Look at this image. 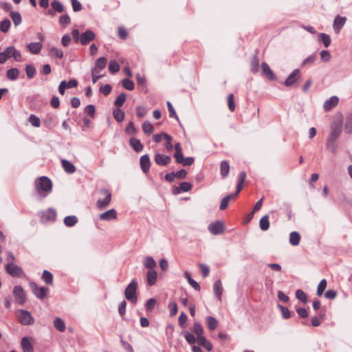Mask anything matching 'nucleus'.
Listing matches in <instances>:
<instances>
[{"label": "nucleus", "mask_w": 352, "mask_h": 352, "mask_svg": "<svg viewBox=\"0 0 352 352\" xmlns=\"http://www.w3.org/2000/svg\"><path fill=\"white\" fill-rule=\"evenodd\" d=\"M342 133V126L339 124L331 126L330 133L326 140V148L333 154H336L338 148V140Z\"/></svg>", "instance_id": "nucleus-1"}, {"label": "nucleus", "mask_w": 352, "mask_h": 352, "mask_svg": "<svg viewBox=\"0 0 352 352\" xmlns=\"http://www.w3.org/2000/svg\"><path fill=\"white\" fill-rule=\"evenodd\" d=\"M34 187L38 198L43 199L52 192V181L47 177L42 176L35 180Z\"/></svg>", "instance_id": "nucleus-2"}, {"label": "nucleus", "mask_w": 352, "mask_h": 352, "mask_svg": "<svg viewBox=\"0 0 352 352\" xmlns=\"http://www.w3.org/2000/svg\"><path fill=\"white\" fill-rule=\"evenodd\" d=\"M138 287V281L135 279H133L124 290L125 298L133 303H135L138 300L135 294Z\"/></svg>", "instance_id": "nucleus-3"}, {"label": "nucleus", "mask_w": 352, "mask_h": 352, "mask_svg": "<svg viewBox=\"0 0 352 352\" xmlns=\"http://www.w3.org/2000/svg\"><path fill=\"white\" fill-rule=\"evenodd\" d=\"M100 193L104 196V199H99L96 202L97 208L102 210L107 208L111 200V194L109 190L103 188Z\"/></svg>", "instance_id": "nucleus-4"}, {"label": "nucleus", "mask_w": 352, "mask_h": 352, "mask_svg": "<svg viewBox=\"0 0 352 352\" xmlns=\"http://www.w3.org/2000/svg\"><path fill=\"white\" fill-rule=\"evenodd\" d=\"M18 314L19 321L22 325L28 326L34 324V319L30 311L25 309H19Z\"/></svg>", "instance_id": "nucleus-5"}, {"label": "nucleus", "mask_w": 352, "mask_h": 352, "mask_svg": "<svg viewBox=\"0 0 352 352\" xmlns=\"http://www.w3.org/2000/svg\"><path fill=\"white\" fill-rule=\"evenodd\" d=\"M5 267L7 273L13 277H22L25 276L23 269L14 263H8Z\"/></svg>", "instance_id": "nucleus-6"}, {"label": "nucleus", "mask_w": 352, "mask_h": 352, "mask_svg": "<svg viewBox=\"0 0 352 352\" xmlns=\"http://www.w3.org/2000/svg\"><path fill=\"white\" fill-rule=\"evenodd\" d=\"M30 287L33 294L38 298L43 299L46 297L48 289L45 287H38L34 282H30Z\"/></svg>", "instance_id": "nucleus-7"}, {"label": "nucleus", "mask_w": 352, "mask_h": 352, "mask_svg": "<svg viewBox=\"0 0 352 352\" xmlns=\"http://www.w3.org/2000/svg\"><path fill=\"white\" fill-rule=\"evenodd\" d=\"M13 295L17 303L23 305L26 301V296L24 289L20 285H16L13 289Z\"/></svg>", "instance_id": "nucleus-8"}, {"label": "nucleus", "mask_w": 352, "mask_h": 352, "mask_svg": "<svg viewBox=\"0 0 352 352\" xmlns=\"http://www.w3.org/2000/svg\"><path fill=\"white\" fill-rule=\"evenodd\" d=\"M208 229L211 234L218 235L223 233L224 226L221 221H216L210 223L208 226Z\"/></svg>", "instance_id": "nucleus-9"}, {"label": "nucleus", "mask_w": 352, "mask_h": 352, "mask_svg": "<svg viewBox=\"0 0 352 352\" xmlns=\"http://www.w3.org/2000/svg\"><path fill=\"white\" fill-rule=\"evenodd\" d=\"M41 219L43 222L52 221L56 219V211L52 208H48L47 210L41 212Z\"/></svg>", "instance_id": "nucleus-10"}, {"label": "nucleus", "mask_w": 352, "mask_h": 352, "mask_svg": "<svg viewBox=\"0 0 352 352\" xmlns=\"http://www.w3.org/2000/svg\"><path fill=\"white\" fill-rule=\"evenodd\" d=\"M300 71L298 69H296L287 78L284 82V85L286 87H291L300 78Z\"/></svg>", "instance_id": "nucleus-11"}, {"label": "nucleus", "mask_w": 352, "mask_h": 352, "mask_svg": "<svg viewBox=\"0 0 352 352\" xmlns=\"http://www.w3.org/2000/svg\"><path fill=\"white\" fill-rule=\"evenodd\" d=\"M339 102V98L336 96H333L328 100H325L323 104V108L325 111H330L332 109L336 107Z\"/></svg>", "instance_id": "nucleus-12"}, {"label": "nucleus", "mask_w": 352, "mask_h": 352, "mask_svg": "<svg viewBox=\"0 0 352 352\" xmlns=\"http://www.w3.org/2000/svg\"><path fill=\"white\" fill-rule=\"evenodd\" d=\"M117 211L115 209H110L99 215L101 221H109L117 218Z\"/></svg>", "instance_id": "nucleus-13"}, {"label": "nucleus", "mask_w": 352, "mask_h": 352, "mask_svg": "<svg viewBox=\"0 0 352 352\" xmlns=\"http://www.w3.org/2000/svg\"><path fill=\"white\" fill-rule=\"evenodd\" d=\"M155 162L157 165L166 166L171 162V158L168 155L160 153H155Z\"/></svg>", "instance_id": "nucleus-14"}, {"label": "nucleus", "mask_w": 352, "mask_h": 352, "mask_svg": "<svg viewBox=\"0 0 352 352\" xmlns=\"http://www.w3.org/2000/svg\"><path fill=\"white\" fill-rule=\"evenodd\" d=\"M95 33L90 30H86L80 35V43L82 45H87L89 42L95 39Z\"/></svg>", "instance_id": "nucleus-15"}, {"label": "nucleus", "mask_w": 352, "mask_h": 352, "mask_svg": "<svg viewBox=\"0 0 352 352\" xmlns=\"http://www.w3.org/2000/svg\"><path fill=\"white\" fill-rule=\"evenodd\" d=\"M140 164L141 169L144 173H147L149 171L151 161L148 155L145 154L140 157Z\"/></svg>", "instance_id": "nucleus-16"}, {"label": "nucleus", "mask_w": 352, "mask_h": 352, "mask_svg": "<svg viewBox=\"0 0 352 352\" xmlns=\"http://www.w3.org/2000/svg\"><path fill=\"white\" fill-rule=\"evenodd\" d=\"M346 21V18L341 16H336L333 21V29L336 32L338 33L341 28L344 26Z\"/></svg>", "instance_id": "nucleus-17"}, {"label": "nucleus", "mask_w": 352, "mask_h": 352, "mask_svg": "<svg viewBox=\"0 0 352 352\" xmlns=\"http://www.w3.org/2000/svg\"><path fill=\"white\" fill-rule=\"evenodd\" d=\"M21 344L23 352H34L33 346L29 338L23 337Z\"/></svg>", "instance_id": "nucleus-18"}, {"label": "nucleus", "mask_w": 352, "mask_h": 352, "mask_svg": "<svg viewBox=\"0 0 352 352\" xmlns=\"http://www.w3.org/2000/svg\"><path fill=\"white\" fill-rule=\"evenodd\" d=\"M261 68L263 74L270 80H274L276 78L272 69L266 63H262Z\"/></svg>", "instance_id": "nucleus-19"}, {"label": "nucleus", "mask_w": 352, "mask_h": 352, "mask_svg": "<svg viewBox=\"0 0 352 352\" xmlns=\"http://www.w3.org/2000/svg\"><path fill=\"white\" fill-rule=\"evenodd\" d=\"M157 278V272L155 270H148L146 273V281L149 286H153L155 284Z\"/></svg>", "instance_id": "nucleus-20"}, {"label": "nucleus", "mask_w": 352, "mask_h": 352, "mask_svg": "<svg viewBox=\"0 0 352 352\" xmlns=\"http://www.w3.org/2000/svg\"><path fill=\"white\" fill-rule=\"evenodd\" d=\"M61 164L64 170L68 174H72L76 170L75 166L67 160H62Z\"/></svg>", "instance_id": "nucleus-21"}, {"label": "nucleus", "mask_w": 352, "mask_h": 352, "mask_svg": "<svg viewBox=\"0 0 352 352\" xmlns=\"http://www.w3.org/2000/svg\"><path fill=\"white\" fill-rule=\"evenodd\" d=\"M213 291L216 297L219 299V300H221V294L223 292V287L221 285V282L220 280H217L214 283L213 285Z\"/></svg>", "instance_id": "nucleus-22"}, {"label": "nucleus", "mask_w": 352, "mask_h": 352, "mask_svg": "<svg viewBox=\"0 0 352 352\" xmlns=\"http://www.w3.org/2000/svg\"><path fill=\"white\" fill-rule=\"evenodd\" d=\"M300 234L296 231H293L289 234V243L293 246H296L300 243Z\"/></svg>", "instance_id": "nucleus-23"}, {"label": "nucleus", "mask_w": 352, "mask_h": 352, "mask_svg": "<svg viewBox=\"0 0 352 352\" xmlns=\"http://www.w3.org/2000/svg\"><path fill=\"white\" fill-rule=\"evenodd\" d=\"M130 145L133 147V148L136 152H140L143 149V145L141 143L140 140L135 138H131L129 140Z\"/></svg>", "instance_id": "nucleus-24"}, {"label": "nucleus", "mask_w": 352, "mask_h": 352, "mask_svg": "<svg viewBox=\"0 0 352 352\" xmlns=\"http://www.w3.org/2000/svg\"><path fill=\"white\" fill-rule=\"evenodd\" d=\"M144 266L148 269V270H153L156 267V262L151 256H146L144 258L143 261Z\"/></svg>", "instance_id": "nucleus-25"}, {"label": "nucleus", "mask_w": 352, "mask_h": 352, "mask_svg": "<svg viewBox=\"0 0 352 352\" xmlns=\"http://www.w3.org/2000/svg\"><path fill=\"white\" fill-rule=\"evenodd\" d=\"M230 164L227 161H223L220 165V173L223 178H226L230 172Z\"/></svg>", "instance_id": "nucleus-26"}, {"label": "nucleus", "mask_w": 352, "mask_h": 352, "mask_svg": "<svg viewBox=\"0 0 352 352\" xmlns=\"http://www.w3.org/2000/svg\"><path fill=\"white\" fill-rule=\"evenodd\" d=\"M198 344L204 346L207 351H210L212 349V346L204 336H201L197 338Z\"/></svg>", "instance_id": "nucleus-27"}, {"label": "nucleus", "mask_w": 352, "mask_h": 352, "mask_svg": "<svg viewBox=\"0 0 352 352\" xmlns=\"http://www.w3.org/2000/svg\"><path fill=\"white\" fill-rule=\"evenodd\" d=\"M42 48V44L40 42L30 43L28 45V49L32 54H37L40 52Z\"/></svg>", "instance_id": "nucleus-28"}, {"label": "nucleus", "mask_w": 352, "mask_h": 352, "mask_svg": "<svg viewBox=\"0 0 352 352\" xmlns=\"http://www.w3.org/2000/svg\"><path fill=\"white\" fill-rule=\"evenodd\" d=\"M206 320L207 326L210 331H213L217 328L218 325V321L214 317L207 316Z\"/></svg>", "instance_id": "nucleus-29"}, {"label": "nucleus", "mask_w": 352, "mask_h": 352, "mask_svg": "<svg viewBox=\"0 0 352 352\" xmlns=\"http://www.w3.org/2000/svg\"><path fill=\"white\" fill-rule=\"evenodd\" d=\"M344 131L347 134H352V112L346 118Z\"/></svg>", "instance_id": "nucleus-30"}, {"label": "nucleus", "mask_w": 352, "mask_h": 352, "mask_svg": "<svg viewBox=\"0 0 352 352\" xmlns=\"http://www.w3.org/2000/svg\"><path fill=\"white\" fill-rule=\"evenodd\" d=\"M10 15L15 26H18L21 23L22 18L19 12L10 11Z\"/></svg>", "instance_id": "nucleus-31"}, {"label": "nucleus", "mask_w": 352, "mask_h": 352, "mask_svg": "<svg viewBox=\"0 0 352 352\" xmlns=\"http://www.w3.org/2000/svg\"><path fill=\"white\" fill-rule=\"evenodd\" d=\"M260 228L263 231H266L270 228L269 216L267 214L263 216L259 221Z\"/></svg>", "instance_id": "nucleus-32"}, {"label": "nucleus", "mask_w": 352, "mask_h": 352, "mask_svg": "<svg viewBox=\"0 0 352 352\" xmlns=\"http://www.w3.org/2000/svg\"><path fill=\"white\" fill-rule=\"evenodd\" d=\"M49 55L52 57L62 58L63 56V52L60 49L52 47L49 48Z\"/></svg>", "instance_id": "nucleus-33"}, {"label": "nucleus", "mask_w": 352, "mask_h": 352, "mask_svg": "<svg viewBox=\"0 0 352 352\" xmlns=\"http://www.w3.org/2000/svg\"><path fill=\"white\" fill-rule=\"evenodd\" d=\"M113 116L117 122H121L124 118V112L120 108H116L113 111Z\"/></svg>", "instance_id": "nucleus-34"}, {"label": "nucleus", "mask_w": 352, "mask_h": 352, "mask_svg": "<svg viewBox=\"0 0 352 352\" xmlns=\"http://www.w3.org/2000/svg\"><path fill=\"white\" fill-rule=\"evenodd\" d=\"M318 39L323 43L325 47H328L331 44V38L325 33H319Z\"/></svg>", "instance_id": "nucleus-35"}, {"label": "nucleus", "mask_w": 352, "mask_h": 352, "mask_svg": "<svg viewBox=\"0 0 352 352\" xmlns=\"http://www.w3.org/2000/svg\"><path fill=\"white\" fill-rule=\"evenodd\" d=\"M78 222V218L75 215L67 216L64 219V223L67 227L74 226Z\"/></svg>", "instance_id": "nucleus-36"}, {"label": "nucleus", "mask_w": 352, "mask_h": 352, "mask_svg": "<svg viewBox=\"0 0 352 352\" xmlns=\"http://www.w3.org/2000/svg\"><path fill=\"white\" fill-rule=\"evenodd\" d=\"M54 327L58 331H60V332H63L65 330V322L64 321L60 318H55V320H54Z\"/></svg>", "instance_id": "nucleus-37"}, {"label": "nucleus", "mask_w": 352, "mask_h": 352, "mask_svg": "<svg viewBox=\"0 0 352 352\" xmlns=\"http://www.w3.org/2000/svg\"><path fill=\"white\" fill-rule=\"evenodd\" d=\"M42 279L47 285H52L53 283V276L47 270H44L42 274Z\"/></svg>", "instance_id": "nucleus-38"}, {"label": "nucleus", "mask_w": 352, "mask_h": 352, "mask_svg": "<svg viewBox=\"0 0 352 352\" xmlns=\"http://www.w3.org/2000/svg\"><path fill=\"white\" fill-rule=\"evenodd\" d=\"M7 77L11 80H16L19 75V72L16 68H12L7 71Z\"/></svg>", "instance_id": "nucleus-39"}, {"label": "nucleus", "mask_w": 352, "mask_h": 352, "mask_svg": "<svg viewBox=\"0 0 352 352\" xmlns=\"http://www.w3.org/2000/svg\"><path fill=\"white\" fill-rule=\"evenodd\" d=\"M109 70L111 73L115 74L120 70V65L115 60H111L109 64Z\"/></svg>", "instance_id": "nucleus-40"}, {"label": "nucleus", "mask_w": 352, "mask_h": 352, "mask_svg": "<svg viewBox=\"0 0 352 352\" xmlns=\"http://www.w3.org/2000/svg\"><path fill=\"white\" fill-rule=\"evenodd\" d=\"M231 199H232V195L231 194L224 197L221 199V201L220 204V206H219L220 210H225L228 207V206L229 204V201Z\"/></svg>", "instance_id": "nucleus-41"}, {"label": "nucleus", "mask_w": 352, "mask_h": 352, "mask_svg": "<svg viewBox=\"0 0 352 352\" xmlns=\"http://www.w3.org/2000/svg\"><path fill=\"white\" fill-rule=\"evenodd\" d=\"M51 6L56 12L62 13L64 11V7L63 4L58 0L53 1L51 3Z\"/></svg>", "instance_id": "nucleus-42"}, {"label": "nucleus", "mask_w": 352, "mask_h": 352, "mask_svg": "<svg viewBox=\"0 0 352 352\" xmlns=\"http://www.w3.org/2000/svg\"><path fill=\"white\" fill-rule=\"evenodd\" d=\"M11 25V22L9 19H5L0 23V30L2 32H7Z\"/></svg>", "instance_id": "nucleus-43"}, {"label": "nucleus", "mask_w": 352, "mask_h": 352, "mask_svg": "<svg viewBox=\"0 0 352 352\" xmlns=\"http://www.w3.org/2000/svg\"><path fill=\"white\" fill-rule=\"evenodd\" d=\"M193 332L197 336V338L203 336L204 330L199 322H195L194 324Z\"/></svg>", "instance_id": "nucleus-44"}, {"label": "nucleus", "mask_w": 352, "mask_h": 352, "mask_svg": "<svg viewBox=\"0 0 352 352\" xmlns=\"http://www.w3.org/2000/svg\"><path fill=\"white\" fill-rule=\"evenodd\" d=\"M122 86L127 90L131 91L134 89V83L129 78H124L122 81Z\"/></svg>", "instance_id": "nucleus-45"}, {"label": "nucleus", "mask_w": 352, "mask_h": 352, "mask_svg": "<svg viewBox=\"0 0 352 352\" xmlns=\"http://www.w3.org/2000/svg\"><path fill=\"white\" fill-rule=\"evenodd\" d=\"M25 72L27 76L29 79L32 78L36 74V69L34 66L32 65H28L25 67Z\"/></svg>", "instance_id": "nucleus-46"}, {"label": "nucleus", "mask_w": 352, "mask_h": 352, "mask_svg": "<svg viewBox=\"0 0 352 352\" xmlns=\"http://www.w3.org/2000/svg\"><path fill=\"white\" fill-rule=\"evenodd\" d=\"M326 287H327V280L325 279H322L318 285L317 295L321 296L323 294Z\"/></svg>", "instance_id": "nucleus-47"}, {"label": "nucleus", "mask_w": 352, "mask_h": 352, "mask_svg": "<svg viewBox=\"0 0 352 352\" xmlns=\"http://www.w3.org/2000/svg\"><path fill=\"white\" fill-rule=\"evenodd\" d=\"M142 129L146 134H151L153 131L154 127L151 123L146 121L143 124Z\"/></svg>", "instance_id": "nucleus-48"}, {"label": "nucleus", "mask_w": 352, "mask_h": 352, "mask_svg": "<svg viewBox=\"0 0 352 352\" xmlns=\"http://www.w3.org/2000/svg\"><path fill=\"white\" fill-rule=\"evenodd\" d=\"M126 95L124 93L120 94L114 102V104L117 107L122 106L126 101Z\"/></svg>", "instance_id": "nucleus-49"}, {"label": "nucleus", "mask_w": 352, "mask_h": 352, "mask_svg": "<svg viewBox=\"0 0 352 352\" xmlns=\"http://www.w3.org/2000/svg\"><path fill=\"white\" fill-rule=\"evenodd\" d=\"M163 137L166 141V142L165 144V148L168 151H172L173 148V146L171 144L172 138L170 137V135H169L168 134H167L166 133H163Z\"/></svg>", "instance_id": "nucleus-50"}, {"label": "nucleus", "mask_w": 352, "mask_h": 352, "mask_svg": "<svg viewBox=\"0 0 352 352\" xmlns=\"http://www.w3.org/2000/svg\"><path fill=\"white\" fill-rule=\"evenodd\" d=\"M278 308L280 310L282 316L284 319H288L291 317L290 311L287 307L278 305Z\"/></svg>", "instance_id": "nucleus-51"}, {"label": "nucleus", "mask_w": 352, "mask_h": 352, "mask_svg": "<svg viewBox=\"0 0 352 352\" xmlns=\"http://www.w3.org/2000/svg\"><path fill=\"white\" fill-rule=\"evenodd\" d=\"M228 107L232 112L235 110V102L234 100V95L232 94H229L228 96Z\"/></svg>", "instance_id": "nucleus-52"}, {"label": "nucleus", "mask_w": 352, "mask_h": 352, "mask_svg": "<svg viewBox=\"0 0 352 352\" xmlns=\"http://www.w3.org/2000/svg\"><path fill=\"white\" fill-rule=\"evenodd\" d=\"M251 71L252 73H256L258 71V59L256 56H254L251 61Z\"/></svg>", "instance_id": "nucleus-53"}, {"label": "nucleus", "mask_w": 352, "mask_h": 352, "mask_svg": "<svg viewBox=\"0 0 352 352\" xmlns=\"http://www.w3.org/2000/svg\"><path fill=\"white\" fill-rule=\"evenodd\" d=\"M183 334L186 340L189 344H192L196 342L197 340H196L195 337L192 333H189L188 331H184Z\"/></svg>", "instance_id": "nucleus-54"}, {"label": "nucleus", "mask_w": 352, "mask_h": 352, "mask_svg": "<svg viewBox=\"0 0 352 352\" xmlns=\"http://www.w3.org/2000/svg\"><path fill=\"white\" fill-rule=\"evenodd\" d=\"M107 64V59L104 57L99 58L96 63V68L104 69Z\"/></svg>", "instance_id": "nucleus-55"}, {"label": "nucleus", "mask_w": 352, "mask_h": 352, "mask_svg": "<svg viewBox=\"0 0 352 352\" xmlns=\"http://www.w3.org/2000/svg\"><path fill=\"white\" fill-rule=\"evenodd\" d=\"M168 308H169L170 316H174L177 314L178 308H177V305L175 302H172L169 303Z\"/></svg>", "instance_id": "nucleus-56"}, {"label": "nucleus", "mask_w": 352, "mask_h": 352, "mask_svg": "<svg viewBox=\"0 0 352 352\" xmlns=\"http://www.w3.org/2000/svg\"><path fill=\"white\" fill-rule=\"evenodd\" d=\"M296 297L302 302H306L307 300L305 293L301 289H298L296 292Z\"/></svg>", "instance_id": "nucleus-57"}, {"label": "nucleus", "mask_w": 352, "mask_h": 352, "mask_svg": "<svg viewBox=\"0 0 352 352\" xmlns=\"http://www.w3.org/2000/svg\"><path fill=\"white\" fill-rule=\"evenodd\" d=\"M320 58L324 62H329L331 59L330 52L327 50H322L320 53Z\"/></svg>", "instance_id": "nucleus-58"}, {"label": "nucleus", "mask_w": 352, "mask_h": 352, "mask_svg": "<svg viewBox=\"0 0 352 352\" xmlns=\"http://www.w3.org/2000/svg\"><path fill=\"white\" fill-rule=\"evenodd\" d=\"M125 131L129 135H134L137 133V129L135 127L133 122H130L129 123Z\"/></svg>", "instance_id": "nucleus-59"}, {"label": "nucleus", "mask_w": 352, "mask_h": 352, "mask_svg": "<svg viewBox=\"0 0 352 352\" xmlns=\"http://www.w3.org/2000/svg\"><path fill=\"white\" fill-rule=\"evenodd\" d=\"M102 76L103 75H98V71L97 68L93 67L91 69V77L93 83H96L97 80Z\"/></svg>", "instance_id": "nucleus-60"}, {"label": "nucleus", "mask_w": 352, "mask_h": 352, "mask_svg": "<svg viewBox=\"0 0 352 352\" xmlns=\"http://www.w3.org/2000/svg\"><path fill=\"white\" fill-rule=\"evenodd\" d=\"M29 122L35 127H38L40 126V119L33 114L30 115Z\"/></svg>", "instance_id": "nucleus-61"}, {"label": "nucleus", "mask_w": 352, "mask_h": 352, "mask_svg": "<svg viewBox=\"0 0 352 352\" xmlns=\"http://www.w3.org/2000/svg\"><path fill=\"white\" fill-rule=\"evenodd\" d=\"M167 106H168V111H169V116L170 117H173L175 118H176L177 120H179V118L178 116H177V113L175 111V109L173 108V106L172 105L171 102H167Z\"/></svg>", "instance_id": "nucleus-62"}, {"label": "nucleus", "mask_w": 352, "mask_h": 352, "mask_svg": "<svg viewBox=\"0 0 352 352\" xmlns=\"http://www.w3.org/2000/svg\"><path fill=\"white\" fill-rule=\"evenodd\" d=\"M85 111L91 118H94L96 113L95 107L93 104H89L85 107Z\"/></svg>", "instance_id": "nucleus-63"}, {"label": "nucleus", "mask_w": 352, "mask_h": 352, "mask_svg": "<svg viewBox=\"0 0 352 352\" xmlns=\"http://www.w3.org/2000/svg\"><path fill=\"white\" fill-rule=\"evenodd\" d=\"M73 10L79 12L82 10V5L78 0H71Z\"/></svg>", "instance_id": "nucleus-64"}]
</instances>
